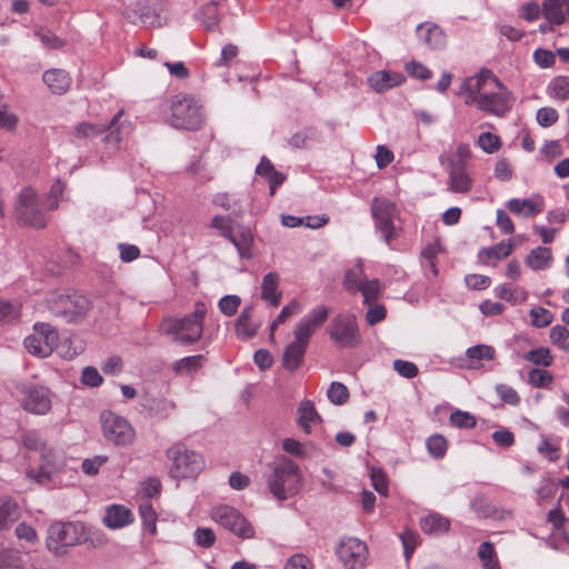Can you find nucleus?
Returning <instances> with one entry per match:
<instances>
[{"instance_id": "nucleus-1", "label": "nucleus", "mask_w": 569, "mask_h": 569, "mask_svg": "<svg viewBox=\"0 0 569 569\" xmlns=\"http://www.w3.org/2000/svg\"><path fill=\"white\" fill-rule=\"evenodd\" d=\"M328 316L329 308L318 306L296 325L295 339L286 347L282 356V365L287 370L295 371L301 366L311 336L326 322Z\"/></svg>"}, {"instance_id": "nucleus-2", "label": "nucleus", "mask_w": 569, "mask_h": 569, "mask_svg": "<svg viewBox=\"0 0 569 569\" xmlns=\"http://www.w3.org/2000/svg\"><path fill=\"white\" fill-rule=\"evenodd\" d=\"M267 476V486L279 501H284L299 493L302 488V475L299 466L290 458L281 457L272 462Z\"/></svg>"}, {"instance_id": "nucleus-3", "label": "nucleus", "mask_w": 569, "mask_h": 569, "mask_svg": "<svg viewBox=\"0 0 569 569\" xmlns=\"http://www.w3.org/2000/svg\"><path fill=\"white\" fill-rule=\"evenodd\" d=\"M206 312V306L197 303L194 311L183 318H164L160 323V330L171 336L176 342L182 345L194 343L202 336Z\"/></svg>"}, {"instance_id": "nucleus-4", "label": "nucleus", "mask_w": 569, "mask_h": 569, "mask_svg": "<svg viewBox=\"0 0 569 569\" xmlns=\"http://www.w3.org/2000/svg\"><path fill=\"white\" fill-rule=\"evenodd\" d=\"M471 150L467 143H458L455 152H442L439 162L448 171V189L453 193H467L472 188V179L467 171Z\"/></svg>"}, {"instance_id": "nucleus-5", "label": "nucleus", "mask_w": 569, "mask_h": 569, "mask_svg": "<svg viewBox=\"0 0 569 569\" xmlns=\"http://www.w3.org/2000/svg\"><path fill=\"white\" fill-rule=\"evenodd\" d=\"M88 539L86 527L78 521H54L47 531V548L52 553L64 555L68 548L82 543Z\"/></svg>"}, {"instance_id": "nucleus-6", "label": "nucleus", "mask_w": 569, "mask_h": 569, "mask_svg": "<svg viewBox=\"0 0 569 569\" xmlns=\"http://www.w3.org/2000/svg\"><path fill=\"white\" fill-rule=\"evenodd\" d=\"M167 457L172 461L169 472L174 479H193L204 468L202 456L177 443L167 450Z\"/></svg>"}, {"instance_id": "nucleus-7", "label": "nucleus", "mask_w": 569, "mask_h": 569, "mask_svg": "<svg viewBox=\"0 0 569 569\" xmlns=\"http://www.w3.org/2000/svg\"><path fill=\"white\" fill-rule=\"evenodd\" d=\"M14 216L19 224L34 229H43L48 222L38 193L31 187H24L19 192L14 204Z\"/></svg>"}, {"instance_id": "nucleus-8", "label": "nucleus", "mask_w": 569, "mask_h": 569, "mask_svg": "<svg viewBox=\"0 0 569 569\" xmlns=\"http://www.w3.org/2000/svg\"><path fill=\"white\" fill-rule=\"evenodd\" d=\"M371 214L376 231L391 248L392 240L397 239L401 231V228L396 226V220L399 219L397 206L386 198H375L371 203Z\"/></svg>"}, {"instance_id": "nucleus-9", "label": "nucleus", "mask_w": 569, "mask_h": 569, "mask_svg": "<svg viewBox=\"0 0 569 569\" xmlns=\"http://www.w3.org/2000/svg\"><path fill=\"white\" fill-rule=\"evenodd\" d=\"M16 396L20 407L32 415H47L52 406L50 390L36 382L17 383Z\"/></svg>"}, {"instance_id": "nucleus-10", "label": "nucleus", "mask_w": 569, "mask_h": 569, "mask_svg": "<svg viewBox=\"0 0 569 569\" xmlns=\"http://www.w3.org/2000/svg\"><path fill=\"white\" fill-rule=\"evenodd\" d=\"M48 307L56 317H60L67 322H74L87 315L91 302L87 297L77 292L72 295L54 292L48 299Z\"/></svg>"}, {"instance_id": "nucleus-11", "label": "nucleus", "mask_w": 569, "mask_h": 569, "mask_svg": "<svg viewBox=\"0 0 569 569\" xmlns=\"http://www.w3.org/2000/svg\"><path fill=\"white\" fill-rule=\"evenodd\" d=\"M122 117L123 110L118 111L108 126L80 122L74 128L73 138L77 140H84L98 137L104 131H109L106 137V141L107 143L113 144L116 148L122 139V134H127L131 131V124L126 121H121Z\"/></svg>"}, {"instance_id": "nucleus-12", "label": "nucleus", "mask_w": 569, "mask_h": 569, "mask_svg": "<svg viewBox=\"0 0 569 569\" xmlns=\"http://www.w3.org/2000/svg\"><path fill=\"white\" fill-rule=\"evenodd\" d=\"M203 121L201 106L189 96L176 94L171 101V124L174 128L196 130Z\"/></svg>"}, {"instance_id": "nucleus-13", "label": "nucleus", "mask_w": 569, "mask_h": 569, "mask_svg": "<svg viewBox=\"0 0 569 569\" xmlns=\"http://www.w3.org/2000/svg\"><path fill=\"white\" fill-rule=\"evenodd\" d=\"M330 339L339 348H355L361 342L356 316L352 313H338L330 323Z\"/></svg>"}, {"instance_id": "nucleus-14", "label": "nucleus", "mask_w": 569, "mask_h": 569, "mask_svg": "<svg viewBox=\"0 0 569 569\" xmlns=\"http://www.w3.org/2000/svg\"><path fill=\"white\" fill-rule=\"evenodd\" d=\"M58 331L49 323H36L33 332L24 339V347L29 353L46 358L58 347Z\"/></svg>"}, {"instance_id": "nucleus-15", "label": "nucleus", "mask_w": 569, "mask_h": 569, "mask_svg": "<svg viewBox=\"0 0 569 569\" xmlns=\"http://www.w3.org/2000/svg\"><path fill=\"white\" fill-rule=\"evenodd\" d=\"M103 437L117 445L129 446L133 442L136 432L130 422L113 412L104 411L100 416Z\"/></svg>"}, {"instance_id": "nucleus-16", "label": "nucleus", "mask_w": 569, "mask_h": 569, "mask_svg": "<svg viewBox=\"0 0 569 569\" xmlns=\"http://www.w3.org/2000/svg\"><path fill=\"white\" fill-rule=\"evenodd\" d=\"M211 518L219 526L240 538L250 539L254 536V529L250 522L230 506L223 505L214 508Z\"/></svg>"}, {"instance_id": "nucleus-17", "label": "nucleus", "mask_w": 569, "mask_h": 569, "mask_svg": "<svg viewBox=\"0 0 569 569\" xmlns=\"http://www.w3.org/2000/svg\"><path fill=\"white\" fill-rule=\"evenodd\" d=\"M512 102L511 91L498 79L497 86L490 87L475 106L482 112L503 117L510 111Z\"/></svg>"}, {"instance_id": "nucleus-18", "label": "nucleus", "mask_w": 569, "mask_h": 569, "mask_svg": "<svg viewBox=\"0 0 569 569\" xmlns=\"http://www.w3.org/2000/svg\"><path fill=\"white\" fill-rule=\"evenodd\" d=\"M336 553L345 569H362L368 556V548L361 540L348 537L341 539Z\"/></svg>"}, {"instance_id": "nucleus-19", "label": "nucleus", "mask_w": 569, "mask_h": 569, "mask_svg": "<svg viewBox=\"0 0 569 569\" xmlns=\"http://www.w3.org/2000/svg\"><path fill=\"white\" fill-rule=\"evenodd\" d=\"M498 78L490 70H481L477 74L467 78L461 84V91L465 92V103L475 106L489 90L490 87L497 86Z\"/></svg>"}, {"instance_id": "nucleus-20", "label": "nucleus", "mask_w": 569, "mask_h": 569, "mask_svg": "<svg viewBox=\"0 0 569 569\" xmlns=\"http://www.w3.org/2000/svg\"><path fill=\"white\" fill-rule=\"evenodd\" d=\"M542 16L546 20L561 26L569 22V0H545Z\"/></svg>"}, {"instance_id": "nucleus-21", "label": "nucleus", "mask_w": 569, "mask_h": 569, "mask_svg": "<svg viewBox=\"0 0 569 569\" xmlns=\"http://www.w3.org/2000/svg\"><path fill=\"white\" fill-rule=\"evenodd\" d=\"M405 82V77L399 72H391L386 70H380L373 72L368 78L369 86L376 91V92H385L387 90H390L395 87H398Z\"/></svg>"}, {"instance_id": "nucleus-22", "label": "nucleus", "mask_w": 569, "mask_h": 569, "mask_svg": "<svg viewBox=\"0 0 569 569\" xmlns=\"http://www.w3.org/2000/svg\"><path fill=\"white\" fill-rule=\"evenodd\" d=\"M506 207L515 214L526 218L535 217L543 210V200L541 198L533 199H510Z\"/></svg>"}, {"instance_id": "nucleus-23", "label": "nucleus", "mask_w": 569, "mask_h": 569, "mask_svg": "<svg viewBox=\"0 0 569 569\" xmlns=\"http://www.w3.org/2000/svg\"><path fill=\"white\" fill-rule=\"evenodd\" d=\"M417 36L426 46L432 49L441 48L446 42L442 30L431 22L420 23L417 27Z\"/></svg>"}, {"instance_id": "nucleus-24", "label": "nucleus", "mask_w": 569, "mask_h": 569, "mask_svg": "<svg viewBox=\"0 0 569 569\" xmlns=\"http://www.w3.org/2000/svg\"><path fill=\"white\" fill-rule=\"evenodd\" d=\"M43 82L54 94L67 92L71 86L69 73L62 69H50L43 73Z\"/></svg>"}, {"instance_id": "nucleus-25", "label": "nucleus", "mask_w": 569, "mask_h": 569, "mask_svg": "<svg viewBox=\"0 0 569 569\" xmlns=\"http://www.w3.org/2000/svg\"><path fill=\"white\" fill-rule=\"evenodd\" d=\"M253 307H246L239 315L236 322V335L242 340H247L256 336L261 323L252 320Z\"/></svg>"}, {"instance_id": "nucleus-26", "label": "nucleus", "mask_w": 569, "mask_h": 569, "mask_svg": "<svg viewBox=\"0 0 569 569\" xmlns=\"http://www.w3.org/2000/svg\"><path fill=\"white\" fill-rule=\"evenodd\" d=\"M44 452L47 453V457H41L42 463L39 472L34 473L33 470H29L27 472L28 477L36 479L37 482H44L49 480L59 462V455L54 448L47 445V450Z\"/></svg>"}, {"instance_id": "nucleus-27", "label": "nucleus", "mask_w": 569, "mask_h": 569, "mask_svg": "<svg viewBox=\"0 0 569 569\" xmlns=\"http://www.w3.org/2000/svg\"><path fill=\"white\" fill-rule=\"evenodd\" d=\"M103 521L111 529H119L133 521L131 511L120 505H112L106 511Z\"/></svg>"}, {"instance_id": "nucleus-28", "label": "nucleus", "mask_w": 569, "mask_h": 569, "mask_svg": "<svg viewBox=\"0 0 569 569\" xmlns=\"http://www.w3.org/2000/svg\"><path fill=\"white\" fill-rule=\"evenodd\" d=\"M20 518L18 503L9 498H0V531L8 530Z\"/></svg>"}, {"instance_id": "nucleus-29", "label": "nucleus", "mask_w": 569, "mask_h": 569, "mask_svg": "<svg viewBox=\"0 0 569 569\" xmlns=\"http://www.w3.org/2000/svg\"><path fill=\"white\" fill-rule=\"evenodd\" d=\"M279 276L276 272L267 273L261 283V298L277 307L280 303L281 292L278 290Z\"/></svg>"}, {"instance_id": "nucleus-30", "label": "nucleus", "mask_w": 569, "mask_h": 569, "mask_svg": "<svg viewBox=\"0 0 569 569\" xmlns=\"http://www.w3.org/2000/svg\"><path fill=\"white\" fill-rule=\"evenodd\" d=\"M229 241L234 244L238 249L240 257L250 258L251 257V247L253 242V236L248 228H239L237 230H232V232L228 237Z\"/></svg>"}, {"instance_id": "nucleus-31", "label": "nucleus", "mask_w": 569, "mask_h": 569, "mask_svg": "<svg viewBox=\"0 0 569 569\" xmlns=\"http://www.w3.org/2000/svg\"><path fill=\"white\" fill-rule=\"evenodd\" d=\"M420 527L425 533L441 535L449 530L450 521L446 517L432 512L420 519Z\"/></svg>"}, {"instance_id": "nucleus-32", "label": "nucleus", "mask_w": 569, "mask_h": 569, "mask_svg": "<svg viewBox=\"0 0 569 569\" xmlns=\"http://www.w3.org/2000/svg\"><path fill=\"white\" fill-rule=\"evenodd\" d=\"M299 425L306 433L311 432V425L319 423L321 417L317 412L315 405L310 400H303L298 409Z\"/></svg>"}, {"instance_id": "nucleus-33", "label": "nucleus", "mask_w": 569, "mask_h": 569, "mask_svg": "<svg viewBox=\"0 0 569 569\" xmlns=\"http://www.w3.org/2000/svg\"><path fill=\"white\" fill-rule=\"evenodd\" d=\"M551 260V250L547 247H538L531 250L526 262L532 270H543L550 266Z\"/></svg>"}, {"instance_id": "nucleus-34", "label": "nucleus", "mask_w": 569, "mask_h": 569, "mask_svg": "<svg viewBox=\"0 0 569 569\" xmlns=\"http://www.w3.org/2000/svg\"><path fill=\"white\" fill-rule=\"evenodd\" d=\"M512 250H513V244L511 241H509V242L501 241L492 247L482 249L479 252V259L483 263H487V261L490 259L500 260L502 258L508 257L512 252Z\"/></svg>"}, {"instance_id": "nucleus-35", "label": "nucleus", "mask_w": 569, "mask_h": 569, "mask_svg": "<svg viewBox=\"0 0 569 569\" xmlns=\"http://www.w3.org/2000/svg\"><path fill=\"white\" fill-rule=\"evenodd\" d=\"M147 408L151 415L166 419L174 411L176 403L173 400L167 398H153L149 401Z\"/></svg>"}, {"instance_id": "nucleus-36", "label": "nucleus", "mask_w": 569, "mask_h": 569, "mask_svg": "<svg viewBox=\"0 0 569 569\" xmlns=\"http://www.w3.org/2000/svg\"><path fill=\"white\" fill-rule=\"evenodd\" d=\"M218 6L217 1H210L200 10L199 17L207 30H213L220 22Z\"/></svg>"}, {"instance_id": "nucleus-37", "label": "nucleus", "mask_w": 569, "mask_h": 569, "mask_svg": "<svg viewBox=\"0 0 569 569\" xmlns=\"http://www.w3.org/2000/svg\"><path fill=\"white\" fill-rule=\"evenodd\" d=\"M21 442L28 450L38 451L41 457H47V442L36 430H29L21 436Z\"/></svg>"}, {"instance_id": "nucleus-38", "label": "nucleus", "mask_w": 569, "mask_h": 569, "mask_svg": "<svg viewBox=\"0 0 569 569\" xmlns=\"http://www.w3.org/2000/svg\"><path fill=\"white\" fill-rule=\"evenodd\" d=\"M478 557L483 569H500L499 560L491 542L486 541L479 546Z\"/></svg>"}, {"instance_id": "nucleus-39", "label": "nucleus", "mask_w": 569, "mask_h": 569, "mask_svg": "<svg viewBox=\"0 0 569 569\" xmlns=\"http://www.w3.org/2000/svg\"><path fill=\"white\" fill-rule=\"evenodd\" d=\"M204 357L202 355L184 357L173 365V370L178 375L191 373L202 367Z\"/></svg>"}, {"instance_id": "nucleus-40", "label": "nucleus", "mask_w": 569, "mask_h": 569, "mask_svg": "<svg viewBox=\"0 0 569 569\" xmlns=\"http://www.w3.org/2000/svg\"><path fill=\"white\" fill-rule=\"evenodd\" d=\"M140 517L142 519L143 527L149 533L154 535L157 531V513L150 501H144L139 507Z\"/></svg>"}, {"instance_id": "nucleus-41", "label": "nucleus", "mask_w": 569, "mask_h": 569, "mask_svg": "<svg viewBox=\"0 0 569 569\" xmlns=\"http://www.w3.org/2000/svg\"><path fill=\"white\" fill-rule=\"evenodd\" d=\"M382 289L383 287L378 279L368 280L366 278L358 291L362 293L363 302L369 305L379 298Z\"/></svg>"}, {"instance_id": "nucleus-42", "label": "nucleus", "mask_w": 569, "mask_h": 569, "mask_svg": "<svg viewBox=\"0 0 569 569\" xmlns=\"http://www.w3.org/2000/svg\"><path fill=\"white\" fill-rule=\"evenodd\" d=\"M365 280L366 277L363 276L362 266L358 264L356 268L346 272L345 287L348 291L356 292L360 289Z\"/></svg>"}, {"instance_id": "nucleus-43", "label": "nucleus", "mask_w": 569, "mask_h": 569, "mask_svg": "<svg viewBox=\"0 0 569 569\" xmlns=\"http://www.w3.org/2000/svg\"><path fill=\"white\" fill-rule=\"evenodd\" d=\"M523 358L531 363H535L537 366H543V367L550 366L553 360V358L550 353V350L548 348H543V347L529 350L523 356Z\"/></svg>"}, {"instance_id": "nucleus-44", "label": "nucleus", "mask_w": 569, "mask_h": 569, "mask_svg": "<svg viewBox=\"0 0 569 569\" xmlns=\"http://www.w3.org/2000/svg\"><path fill=\"white\" fill-rule=\"evenodd\" d=\"M299 312V303L297 301H291L289 305L284 306L277 318L270 326L269 339L274 342V331L276 328L283 323L289 317Z\"/></svg>"}, {"instance_id": "nucleus-45", "label": "nucleus", "mask_w": 569, "mask_h": 569, "mask_svg": "<svg viewBox=\"0 0 569 569\" xmlns=\"http://www.w3.org/2000/svg\"><path fill=\"white\" fill-rule=\"evenodd\" d=\"M495 353V349L487 345H477L468 348L466 351L467 358L471 361L492 360Z\"/></svg>"}, {"instance_id": "nucleus-46", "label": "nucleus", "mask_w": 569, "mask_h": 569, "mask_svg": "<svg viewBox=\"0 0 569 569\" xmlns=\"http://www.w3.org/2000/svg\"><path fill=\"white\" fill-rule=\"evenodd\" d=\"M477 146L486 153H495L500 149L501 141L498 136L483 132L478 137Z\"/></svg>"}, {"instance_id": "nucleus-47", "label": "nucleus", "mask_w": 569, "mask_h": 569, "mask_svg": "<svg viewBox=\"0 0 569 569\" xmlns=\"http://www.w3.org/2000/svg\"><path fill=\"white\" fill-rule=\"evenodd\" d=\"M450 422L457 428L471 429L476 426L477 419L468 411L456 410L450 415Z\"/></svg>"}, {"instance_id": "nucleus-48", "label": "nucleus", "mask_w": 569, "mask_h": 569, "mask_svg": "<svg viewBox=\"0 0 569 569\" xmlns=\"http://www.w3.org/2000/svg\"><path fill=\"white\" fill-rule=\"evenodd\" d=\"M400 539L403 546V553L408 561L413 553L416 547L420 543V537L417 532L406 529L401 535Z\"/></svg>"}, {"instance_id": "nucleus-49", "label": "nucleus", "mask_w": 569, "mask_h": 569, "mask_svg": "<svg viewBox=\"0 0 569 569\" xmlns=\"http://www.w3.org/2000/svg\"><path fill=\"white\" fill-rule=\"evenodd\" d=\"M328 398L333 405H343L349 398L348 388L341 382H332L328 389Z\"/></svg>"}, {"instance_id": "nucleus-50", "label": "nucleus", "mask_w": 569, "mask_h": 569, "mask_svg": "<svg viewBox=\"0 0 569 569\" xmlns=\"http://www.w3.org/2000/svg\"><path fill=\"white\" fill-rule=\"evenodd\" d=\"M549 89L552 92L555 98H558L562 101L569 99V79L566 77H557L555 78L550 84Z\"/></svg>"}, {"instance_id": "nucleus-51", "label": "nucleus", "mask_w": 569, "mask_h": 569, "mask_svg": "<svg viewBox=\"0 0 569 569\" xmlns=\"http://www.w3.org/2000/svg\"><path fill=\"white\" fill-rule=\"evenodd\" d=\"M427 448L432 457L441 458L447 450V440L441 435H432L427 439Z\"/></svg>"}, {"instance_id": "nucleus-52", "label": "nucleus", "mask_w": 569, "mask_h": 569, "mask_svg": "<svg viewBox=\"0 0 569 569\" xmlns=\"http://www.w3.org/2000/svg\"><path fill=\"white\" fill-rule=\"evenodd\" d=\"M34 34L41 41V43L49 49H59L66 44L62 39L57 37L50 30L39 29L34 32Z\"/></svg>"}, {"instance_id": "nucleus-53", "label": "nucleus", "mask_w": 569, "mask_h": 569, "mask_svg": "<svg viewBox=\"0 0 569 569\" xmlns=\"http://www.w3.org/2000/svg\"><path fill=\"white\" fill-rule=\"evenodd\" d=\"M530 317L532 325L538 328H545L552 321V313L542 307L532 308L530 310Z\"/></svg>"}, {"instance_id": "nucleus-54", "label": "nucleus", "mask_w": 569, "mask_h": 569, "mask_svg": "<svg viewBox=\"0 0 569 569\" xmlns=\"http://www.w3.org/2000/svg\"><path fill=\"white\" fill-rule=\"evenodd\" d=\"M528 379L533 387L545 388L551 383L552 375L543 369H531Z\"/></svg>"}, {"instance_id": "nucleus-55", "label": "nucleus", "mask_w": 569, "mask_h": 569, "mask_svg": "<svg viewBox=\"0 0 569 569\" xmlns=\"http://www.w3.org/2000/svg\"><path fill=\"white\" fill-rule=\"evenodd\" d=\"M569 337V330L565 326H555L550 330V339L552 343L558 345L562 350L569 352V342L567 338Z\"/></svg>"}, {"instance_id": "nucleus-56", "label": "nucleus", "mask_w": 569, "mask_h": 569, "mask_svg": "<svg viewBox=\"0 0 569 569\" xmlns=\"http://www.w3.org/2000/svg\"><path fill=\"white\" fill-rule=\"evenodd\" d=\"M240 302H241V299L238 296L229 295V296L222 297L219 300L218 306H219L220 311L223 315L231 317L237 312V310L240 306Z\"/></svg>"}, {"instance_id": "nucleus-57", "label": "nucleus", "mask_w": 569, "mask_h": 569, "mask_svg": "<svg viewBox=\"0 0 569 569\" xmlns=\"http://www.w3.org/2000/svg\"><path fill=\"white\" fill-rule=\"evenodd\" d=\"M370 477L375 490L382 495H388V481L385 472L380 468H371Z\"/></svg>"}, {"instance_id": "nucleus-58", "label": "nucleus", "mask_w": 569, "mask_h": 569, "mask_svg": "<svg viewBox=\"0 0 569 569\" xmlns=\"http://www.w3.org/2000/svg\"><path fill=\"white\" fill-rule=\"evenodd\" d=\"M537 122L541 126V127H550L552 124H555L558 120V112L556 109L553 108H550V107H543V108H540L538 111H537Z\"/></svg>"}, {"instance_id": "nucleus-59", "label": "nucleus", "mask_w": 569, "mask_h": 569, "mask_svg": "<svg viewBox=\"0 0 569 569\" xmlns=\"http://www.w3.org/2000/svg\"><path fill=\"white\" fill-rule=\"evenodd\" d=\"M393 369L400 376L409 379L415 378L419 372L418 367L413 362L400 359L393 361Z\"/></svg>"}, {"instance_id": "nucleus-60", "label": "nucleus", "mask_w": 569, "mask_h": 569, "mask_svg": "<svg viewBox=\"0 0 569 569\" xmlns=\"http://www.w3.org/2000/svg\"><path fill=\"white\" fill-rule=\"evenodd\" d=\"M496 392L505 402L509 405L516 406L520 401L517 391L508 385H497Z\"/></svg>"}, {"instance_id": "nucleus-61", "label": "nucleus", "mask_w": 569, "mask_h": 569, "mask_svg": "<svg viewBox=\"0 0 569 569\" xmlns=\"http://www.w3.org/2000/svg\"><path fill=\"white\" fill-rule=\"evenodd\" d=\"M193 536L197 545L203 548L211 547L216 541L214 532L210 528H198Z\"/></svg>"}, {"instance_id": "nucleus-62", "label": "nucleus", "mask_w": 569, "mask_h": 569, "mask_svg": "<svg viewBox=\"0 0 569 569\" xmlns=\"http://www.w3.org/2000/svg\"><path fill=\"white\" fill-rule=\"evenodd\" d=\"M81 381L88 387H98L103 382V378L94 367H86L82 370Z\"/></svg>"}, {"instance_id": "nucleus-63", "label": "nucleus", "mask_w": 569, "mask_h": 569, "mask_svg": "<svg viewBox=\"0 0 569 569\" xmlns=\"http://www.w3.org/2000/svg\"><path fill=\"white\" fill-rule=\"evenodd\" d=\"M405 68L410 76L419 80H428L431 78V71L419 62H408Z\"/></svg>"}, {"instance_id": "nucleus-64", "label": "nucleus", "mask_w": 569, "mask_h": 569, "mask_svg": "<svg viewBox=\"0 0 569 569\" xmlns=\"http://www.w3.org/2000/svg\"><path fill=\"white\" fill-rule=\"evenodd\" d=\"M284 569H312V562L305 555H293L287 560Z\"/></svg>"}]
</instances>
